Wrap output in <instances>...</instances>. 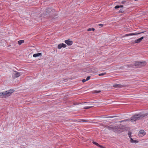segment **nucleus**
Here are the masks:
<instances>
[{
  "label": "nucleus",
  "instance_id": "f257e3e1",
  "mask_svg": "<svg viewBox=\"0 0 148 148\" xmlns=\"http://www.w3.org/2000/svg\"><path fill=\"white\" fill-rule=\"evenodd\" d=\"M146 116H147V115L145 114H136L132 117L130 119H128L124 121H121L120 122H121L124 121H130L132 122H133L140 119Z\"/></svg>",
  "mask_w": 148,
  "mask_h": 148
},
{
  "label": "nucleus",
  "instance_id": "f03ea898",
  "mask_svg": "<svg viewBox=\"0 0 148 148\" xmlns=\"http://www.w3.org/2000/svg\"><path fill=\"white\" fill-rule=\"evenodd\" d=\"M146 63L145 62H140L139 61H136L135 62V66H143L146 65Z\"/></svg>",
  "mask_w": 148,
  "mask_h": 148
},
{
  "label": "nucleus",
  "instance_id": "7ed1b4c3",
  "mask_svg": "<svg viewBox=\"0 0 148 148\" xmlns=\"http://www.w3.org/2000/svg\"><path fill=\"white\" fill-rule=\"evenodd\" d=\"M12 93H0V97L1 98H6L11 95Z\"/></svg>",
  "mask_w": 148,
  "mask_h": 148
},
{
  "label": "nucleus",
  "instance_id": "20e7f679",
  "mask_svg": "<svg viewBox=\"0 0 148 148\" xmlns=\"http://www.w3.org/2000/svg\"><path fill=\"white\" fill-rule=\"evenodd\" d=\"M143 32H141L138 33L136 32V33H132L127 34H126L125 35H124L123 36V37H125L126 36H133V35H138V34H140L142 33Z\"/></svg>",
  "mask_w": 148,
  "mask_h": 148
},
{
  "label": "nucleus",
  "instance_id": "39448f33",
  "mask_svg": "<svg viewBox=\"0 0 148 148\" xmlns=\"http://www.w3.org/2000/svg\"><path fill=\"white\" fill-rule=\"evenodd\" d=\"M13 77L14 78L18 77L21 75L20 73L16 71H14L13 73Z\"/></svg>",
  "mask_w": 148,
  "mask_h": 148
},
{
  "label": "nucleus",
  "instance_id": "423d86ee",
  "mask_svg": "<svg viewBox=\"0 0 148 148\" xmlns=\"http://www.w3.org/2000/svg\"><path fill=\"white\" fill-rule=\"evenodd\" d=\"M125 85L121 84H115L114 85L113 87L115 88H122L125 86Z\"/></svg>",
  "mask_w": 148,
  "mask_h": 148
},
{
  "label": "nucleus",
  "instance_id": "0eeeda50",
  "mask_svg": "<svg viewBox=\"0 0 148 148\" xmlns=\"http://www.w3.org/2000/svg\"><path fill=\"white\" fill-rule=\"evenodd\" d=\"M66 47V45L64 43H60L58 45V49H60L62 47L65 48Z\"/></svg>",
  "mask_w": 148,
  "mask_h": 148
},
{
  "label": "nucleus",
  "instance_id": "6e6552de",
  "mask_svg": "<svg viewBox=\"0 0 148 148\" xmlns=\"http://www.w3.org/2000/svg\"><path fill=\"white\" fill-rule=\"evenodd\" d=\"M65 42L68 45H71L73 44V41L69 40H66L65 41Z\"/></svg>",
  "mask_w": 148,
  "mask_h": 148
},
{
  "label": "nucleus",
  "instance_id": "1a4fd4ad",
  "mask_svg": "<svg viewBox=\"0 0 148 148\" xmlns=\"http://www.w3.org/2000/svg\"><path fill=\"white\" fill-rule=\"evenodd\" d=\"M128 0L126 1H123L121 2V3L124 5H129L130 3L128 2Z\"/></svg>",
  "mask_w": 148,
  "mask_h": 148
},
{
  "label": "nucleus",
  "instance_id": "9d476101",
  "mask_svg": "<svg viewBox=\"0 0 148 148\" xmlns=\"http://www.w3.org/2000/svg\"><path fill=\"white\" fill-rule=\"evenodd\" d=\"M143 38L144 37L142 36L138 39L135 40L134 42L136 43H140Z\"/></svg>",
  "mask_w": 148,
  "mask_h": 148
},
{
  "label": "nucleus",
  "instance_id": "9b49d317",
  "mask_svg": "<svg viewBox=\"0 0 148 148\" xmlns=\"http://www.w3.org/2000/svg\"><path fill=\"white\" fill-rule=\"evenodd\" d=\"M141 134H142L143 136H144L145 135L146 133L143 130H141L139 132V136L142 137V136H141L140 135Z\"/></svg>",
  "mask_w": 148,
  "mask_h": 148
},
{
  "label": "nucleus",
  "instance_id": "f8f14e48",
  "mask_svg": "<svg viewBox=\"0 0 148 148\" xmlns=\"http://www.w3.org/2000/svg\"><path fill=\"white\" fill-rule=\"evenodd\" d=\"M42 53H35L33 55L34 57H37L42 56Z\"/></svg>",
  "mask_w": 148,
  "mask_h": 148
},
{
  "label": "nucleus",
  "instance_id": "ddd939ff",
  "mask_svg": "<svg viewBox=\"0 0 148 148\" xmlns=\"http://www.w3.org/2000/svg\"><path fill=\"white\" fill-rule=\"evenodd\" d=\"M130 142L132 143H137L138 142V141L136 140H134L132 138H130Z\"/></svg>",
  "mask_w": 148,
  "mask_h": 148
},
{
  "label": "nucleus",
  "instance_id": "4468645a",
  "mask_svg": "<svg viewBox=\"0 0 148 148\" xmlns=\"http://www.w3.org/2000/svg\"><path fill=\"white\" fill-rule=\"evenodd\" d=\"M91 71L93 73H95L97 72V69H96L93 68L91 70Z\"/></svg>",
  "mask_w": 148,
  "mask_h": 148
},
{
  "label": "nucleus",
  "instance_id": "2eb2a0df",
  "mask_svg": "<svg viewBox=\"0 0 148 148\" xmlns=\"http://www.w3.org/2000/svg\"><path fill=\"white\" fill-rule=\"evenodd\" d=\"M15 91L13 89H10L9 91H7L5 92H14Z\"/></svg>",
  "mask_w": 148,
  "mask_h": 148
},
{
  "label": "nucleus",
  "instance_id": "dca6fc26",
  "mask_svg": "<svg viewBox=\"0 0 148 148\" xmlns=\"http://www.w3.org/2000/svg\"><path fill=\"white\" fill-rule=\"evenodd\" d=\"M24 42V40H21L18 41V43L19 45H20L22 43Z\"/></svg>",
  "mask_w": 148,
  "mask_h": 148
},
{
  "label": "nucleus",
  "instance_id": "f3484780",
  "mask_svg": "<svg viewBox=\"0 0 148 148\" xmlns=\"http://www.w3.org/2000/svg\"><path fill=\"white\" fill-rule=\"evenodd\" d=\"M80 122L85 123L90 122L89 121H87V120H85L83 119L81 120V121Z\"/></svg>",
  "mask_w": 148,
  "mask_h": 148
},
{
  "label": "nucleus",
  "instance_id": "a211bd4d",
  "mask_svg": "<svg viewBox=\"0 0 148 148\" xmlns=\"http://www.w3.org/2000/svg\"><path fill=\"white\" fill-rule=\"evenodd\" d=\"M95 30V29L93 28H89L87 29V31H90L91 30L94 31Z\"/></svg>",
  "mask_w": 148,
  "mask_h": 148
},
{
  "label": "nucleus",
  "instance_id": "6ab92c4d",
  "mask_svg": "<svg viewBox=\"0 0 148 148\" xmlns=\"http://www.w3.org/2000/svg\"><path fill=\"white\" fill-rule=\"evenodd\" d=\"M106 74L105 73H102L100 74H99V76H103L105 75Z\"/></svg>",
  "mask_w": 148,
  "mask_h": 148
},
{
  "label": "nucleus",
  "instance_id": "aec40b11",
  "mask_svg": "<svg viewBox=\"0 0 148 148\" xmlns=\"http://www.w3.org/2000/svg\"><path fill=\"white\" fill-rule=\"evenodd\" d=\"M92 143L94 144L95 145H97V146H99V144L98 143H97L96 142H94V141H93Z\"/></svg>",
  "mask_w": 148,
  "mask_h": 148
},
{
  "label": "nucleus",
  "instance_id": "412c9836",
  "mask_svg": "<svg viewBox=\"0 0 148 148\" xmlns=\"http://www.w3.org/2000/svg\"><path fill=\"white\" fill-rule=\"evenodd\" d=\"M94 106H89V107H84V109H89L90 108H91L92 107Z\"/></svg>",
  "mask_w": 148,
  "mask_h": 148
},
{
  "label": "nucleus",
  "instance_id": "4be33fe9",
  "mask_svg": "<svg viewBox=\"0 0 148 148\" xmlns=\"http://www.w3.org/2000/svg\"><path fill=\"white\" fill-rule=\"evenodd\" d=\"M132 133L131 132H129L128 133V135H129V137L131 138V135Z\"/></svg>",
  "mask_w": 148,
  "mask_h": 148
},
{
  "label": "nucleus",
  "instance_id": "5701e85b",
  "mask_svg": "<svg viewBox=\"0 0 148 148\" xmlns=\"http://www.w3.org/2000/svg\"><path fill=\"white\" fill-rule=\"evenodd\" d=\"M90 76H88L86 79V80H87V81L88 80L90 79Z\"/></svg>",
  "mask_w": 148,
  "mask_h": 148
},
{
  "label": "nucleus",
  "instance_id": "b1692460",
  "mask_svg": "<svg viewBox=\"0 0 148 148\" xmlns=\"http://www.w3.org/2000/svg\"><path fill=\"white\" fill-rule=\"evenodd\" d=\"M51 9L50 8H48V9H47V12L49 11V12H51Z\"/></svg>",
  "mask_w": 148,
  "mask_h": 148
},
{
  "label": "nucleus",
  "instance_id": "393cba45",
  "mask_svg": "<svg viewBox=\"0 0 148 148\" xmlns=\"http://www.w3.org/2000/svg\"><path fill=\"white\" fill-rule=\"evenodd\" d=\"M114 8L115 9H117V8H119V5H116V6L115 7H114Z\"/></svg>",
  "mask_w": 148,
  "mask_h": 148
},
{
  "label": "nucleus",
  "instance_id": "a878e982",
  "mask_svg": "<svg viewBox=\"0 0 148 148\" xmlns=\"http://www.w3.org/2000/svg\"><path fill=\"white\" fill-rule=\"evenodd\" d=\"M86 81H87V80H86V79H84L82 80V82H84Z\"/></svg>",
  "mask_w": 148,
  "mask_h": 148
},
{
  "label": "nucleus",
  "instance_id": "bb28decb",
  "mask_svg": "<svg viewBox=\"0 0 148 148\" xmlns=\"http://www.w3.org/2000/svg\"><path fill=\"white\" fill-rule=\"evenodd\" d=\"M98 146L100 147H101V148H104V147L103 146H102L101 145H99V146Z\"/></svg>",
  "mask_w": 148,
  "mask_h": 148
},
{
  "label": "nucleus",
  "instance_id": "cd10ccee",
  "mask_svg": "<svg viewBox=\"0 0 148 148\" xmlns=\"http://www.w3.org/2000/svg\"><path fill=\"white\" fill-rule=\"evenodd\" d=\"M103 25L102 24H99V26H101V27H102L103 26Z\"/></svg>",
  "mask_w": 148,
  "mask_h": 148
},
{
  "label": "nucleus",
  "instance_id": "c85d7f7f",
  "mask_svg": "<svg viewBox=\"0 0 148 148\" xmlns=\"http://www.w3.org/2000/svg\"><path fill=\"white\" fill-rule=\"evenodd\" d=\"M119 8H123V5H119Z\"/></svg>",
  "mask_w": 148,
  "mask_h": 148
},
{
  "label": "nucleus",
  "instance_id": "c756f323",
  "mask_svg": "<svg viewBox=\"0 0 148 148\" xmlns=\"http://www.w3.org/2000/svg\"><path fill=\"white\" fill-rule=\"evenodd\" d=\"M122 10H120L119 11V13H122Z\"/></svg>",
  "mask_w": 148,
  "mask_h": 148
},
{
  "label": "nucleus",
  "instance_id": "7c9ffc66",
  "mask_svg": "<svg viewBox=\"0 0 148 148\" xmlns=\"http://www.w3.org/2000/svg\"><path fill=\"white\" fill-rule=\"evenodd\" d=\"M113 117H114V116H111V117L109 116V117H107L113 118Z\"/></svg>",
  "mask_w": 148,
  "mask_h": 148
},
{
  "label": "nucleus",
  "instance_id": "2f4dec72",
  "mask_svg": "<svg viewBox=\"0 0 148 148\" xmlns=\"http://www.w3.org/2000/svg\"><path fill=\"white\" fill-rule=\"evenodd\" d=\"M134 1H137L138 0H134Z\"/></svg>",
  "mask_w": 148,
  "mask_h": 148
},
{
  "label": "nucleus",
  "instance_id": "473e14b6",
  "mask_svg": "<svg viewBox=\"0 0 148 148\" xmlns=\"http://www.w3.org/2000/svg\"><path fill=\"white\" fill-rule=\"evenodd\" d=\"M100 91H99V92H97V93H98V92H99Z\"/></svg>",
  "mask_w": 148,
  "mask_h": 148
}]
</instances>
